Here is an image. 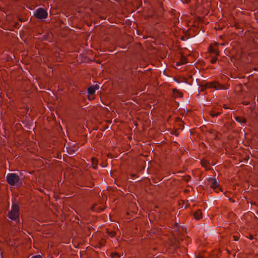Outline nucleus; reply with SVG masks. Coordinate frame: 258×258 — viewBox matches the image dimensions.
<instances>
[{
    "label": "nucleus",
    "instance_id": "obj_6",
    "mask_svg": "<svg viewBox=\"0 0 258 258\" xmlns=\"http://www.w3.org/2000/svg\"><path fill=\"white\" fill-rule=\"evenodd\" d=\"M208 184L210 185V187L214 189V190H216L217 188L219 186V184L216 179L213 178L209 179Z\"/></svg>",
    "mask_w": 258,
    "mask_h": 258
},
{
    "label": "nucleus",
    "instance_id": "obj_9",
    "mask_svg": "<svg viewBox=\"0 0 258 258\" xmlns=\"http://www.w3.org/2000/svg\"><path fill=\"white\" fill-rule=\"evenodd\" d=\"M194 217L197 220H200L202 218V212L201 210L196 211L194 214Z\"/></svg>",
    "mask_w": 258,
    "mask_h": 258
},
{
    "label": "nucleus",
    "instance_id": "obj_29",
    "mask_svg": "<svg viewBox=\"0 0 258 258\" xmlns=\"http://www.w3.org/2000/svg\"><path fill=\"white\" fill-rule=\"evenodd\" d=\"M252 236H250V239H252Z\"/></svg>",
    "mask_w": 258,
    "mask_h": 258
},
{
    "label": "nucleus",
    "instance_id": "obj_20",
    "mask_svg": "<svg viewBox=\"0 0 258 258\" xmlns=\"http://www.w3.org/2000/svg\"><path fill=\"white\" fill-rule=\"evenodd\" d=\"M190 179V177L189 176H184V180L185 181H189Z\"/></svg>",
    "mask_w": 258,
    "mask_h": 258
},
{
    "label": "nucleus",
    "instance_id": "obj_17",
    "mask_svg": "<svg viewBox=\"0 0 258 258\" xmlns=\"http://www.w3.org/2000/svg\"><path fill=\"white\" fill-rule=\"evenodd\" d=\"M217 60V58L216 56L212 57L210 59V62L212 63H215Z\"/></svg>",
    "mask_w": 258,
    "mask_h": 258
},
{
    "label": "nucleus",
    "instance_id": "obj_19",
    "mask_svg": "<svg viewBox=\"0 0 258 258\" xmlns=\"http://www.w3.org/2000/svg\"><path fill=\"white\" fill-rule=\"evenodd\" d=\"M111 256L112 258H115L116 257H119V255L117 253H112L111 254Z\"/></svg>",
    "mask_w": 258,
    "mask_h": 258
},
{
    "label": "nucleus",
    "instance_id": "obj_26",
    "mask_svg": "<svg viewBox=\"0 0 258 258\" xmlns=\"http://www.w3.org/2000/svg\"><path fill=\"white\" fill-rule=\"evenodd\" d=\"M191 0H181L183 3L188 4L190 2Z\"/></svg>",
    "mask_w": 258,
    "mask_h": 258
},
{
    "label": "nucleus",
    "instance_id": "obj_28",
    "mask_svg": "<svg viewBox=\"0 0 258 258\" xmlns=\"http://www.w3.org/2000/svg\"><path fill=\"white\" fill-rule=\"evenodd\" d=\"M223 107H224V108H225V109L228 108V107H227L226 106V105H223Z\"/></svg>",
    "mask_w": 258,
    "mask_h": 258
},
{
    "label": "nucleus",
    "instance_id": "obj_4",
    "mask_svg": "<svg viewBox=\"0 0 258 258\" xmlns=\"http://www.w3.org/2000/svg\"><path fill=\"white\" fill-rule=\"evenodd\" d=\"M207 88H215L216 90L224 89V86L217 82H211L206 84Z\"/></svg>",
    "mask_w": 258,
    "mask_h": 258
},
{
    "label": "nucleus",
    "instance_id": "obj_3",
    "mask_svg": "<svg viewBox=\"0 0 258 258\" xmlns=\"http://www.w3.org/2000/svg\"><path fill=\"white\" fill-rule=\"evenodd\" d=\"M34 15L37 19L41 20L46 19L47 17L48 13L44 9L39 8L36 10Z\"/></svg>",
    "mask_w": 258,
    "mask_h": 258
},
{
    "label": "nucleus",
    "instance_id": "obj_12",
    "mask_svg": "<svg viewBox=\"0 0 258 258\" xmlns=\"http://www.w3.org/2000/svg\"><path fill=\"white\" fill-rule=\"evenodd\" d=\"M92 165L94 169H96L98 167V160L96 158H92Z\"/></svg>",
    "mask_w": 258,
    "mask_h": 258
},
{
    "label": "nucleus",
    "instance_id": "obj_31",
    "mask_svg": "<svg viewBox=\"0 0 258 258\" xmlns=\"http://www.w3.org/2000/svg\"><path fill=\"white\" fill-rule=\"evenodd\" d=\"M244 105H247V103H246V102H245V103H244Z\"/></svg>",
    "mask_w": 258,
    "mask_h": 258
},
{
    "label": "nucleus",
    "instance_id": "obj_25",
    "mask_svg": "<svg viewBox=\"0 0 258 258\" xmlns=\"http://www.w3.org/2000/svg\"><path fill=\"white\" fill-rule=\"evenodd\" d=\"M68 152L70 154H72L75 153V151H73L71 149H69V150H68Z\"/></svg>",
    "mask_w": 258,
    "mask_h": 258
},
{
    "label": "nucleus",
    "instance_id": "obj_27",
    "mask_svg": "<svg viewBox=\"0 0 258 258\" xmlns=\"http://www.w3.org/2000/svg\"><path fill=\"white\" fill-rule=\"evenodd\" d=\"M196 258H204V257L202 256H197Z\"/></svg>",
    "mask_w": 258,
    "mask_h": 258
},
{
    "label": "nucleus",
    "instance_id": "obj_16",
    "mask_svg": "<svg viewBox=\"0 0 258 258\" xmlns=\"http://www.w3.org/2000/svg\"><path fill=\"white\" fill-rule=\"evenodd\" d=\"M105 243H106V240L104 239H102L99 241V244L101 246H103L105 245Z\"/></svg>",
    "mask_w": 258,
    "mask_h": 258
},
{
    "label": "nucleus",
    "instance_id": "obj_21",
    "mask_svg": "<svg viewBox=\"0 0 258 258\" xmlns=\"http://www.w3.org/2000/svg\"><path fill=\"white\" fill-rule=\"evenodd\" d=\"M233 238L234 241H238L239 240V237L237 235H233Z\"/></svg>",
    "mask_w": 258,
    "mask_h": 258
},
{
    "label": "nucleus",
    "instance_id": "obj_10",
    "mask_svg": "<svg viewBox=\"0 0 258 258\" xmlns=\"http://www.w3.org/2000/svg\"><path fill=\"white\" fill-rule=\"evenodd\" d=\"M88 96L89 99H90V96L93 95L95 92V89L92 87V86H89L88 88Z\"/></svg>",
    "mask_w": 258,
    "mask_h": 258
},
{
    "label": "nucleus",
    "instance_id": "obj_32",
    "mask_svg": "<svg viewBox=\"0 0 258 258\" xmlns=\"http://www.w3.org/2000/svg\"><path fill=\"white\" fill-rule=\"evenodd\" d=\"M244 105H247V103H246V102H245V103H244Z\"/></svg>",
    "mask_w": 258,
    "mask_h": 258
},
{
    "label": "nucleus",
    "instance_id": "obj_2",
    "mask_svg": "<svg viewBox=\"0 0 258 258\" xmlns=\"http://www.w3.org/2000/svg\"><path fill=\"white\" fill-rule=\"evenodd\" d=\"M7 181L12 186H14L20 182V178L16 173H9L7 175Z\"/></svg>",
    "mask_w": 258,
    "mask_h": 258
},
{
    "label": "nucleus",
    "instance_id": "obj_13",
    "mask_svg": "<svg viewBox=\"0 0 258 258\" xmlns=\"http://www.w3.org/2000/svg\"><path fill=\"white\" fill-rule=\"evenodd\" d=\"M235 119L236 121L240 123H245L246 122L245 118L241 116H236Z\"/></svg>",
    "mask_w": 258,
    "mask_h": 258
},
{
    "label": "nucleus",
    "instance_id": "obj_14",
    "mask_svg": "<svg viewBox=\"0 0 258 258\" xmlns=\"http://www.w3.org/2000/svg\"><path fill=\"white\" fill-rule=\"evenodd\" d=\"M210 115L212 117H216L221 113V112H216L214 110H211L209 112Z\"/></svg>",
    "mask_w": 258,
    "mask_h": 258
},
{
    "label": "nucleus",
    "instance_id": "obj_7",
    "mask_svg": "<svg viewBox=\"0 0 258 258\" xmlns=\"http://www.w3.org/2000/svg\"><path fill=\"white\" fill-rule=\"evenodd\" d=\"M105 208L102 207L100 205L95 204L92 207V210L96 212H100L104 210Z\"/></svg>",
    "mask_w": 258,
    "mask_h": 258
},
{
    "label": "nucleus",
    "instance_id": "obj_24",
    "mask_svg": "<svg viewBox=\"0 0 258 258\" xmlns=\"http://www.w3.org/2000/svg\"><path fill=\"white\" fill-rule=\"evenodd\" d=\"M32 258H42V257L41 256V255L38 254V255H36L33 256L32 257Z\"/></svg>",
    "mask_w": 258,
    "mask_h": 258
},
{
    "label": "nucleus",
    "instance_id": "obj_18",
    "mask_svg": "<svg viewBox=\"0 0 258 258\" xmlns=\"http://www.w3.org/2000/svg\"><path fill=\"white\" fill-rule=\"evenodd\" d=\"M108 235L111 237H113L115 236V234H116V232L114 231H111L110 232H108Z\"/></svg>",
    "mask_w": 258,
    "mask_h": 258
},
{
    "label": "nucleus",
    "instance_id": "obj_30",
    "mask_svg": "<svg viewBox=\"0 0 258 258\" xmlns=\"http://www.w3.org/2000/svg\"><path fill=\"white\" fill-rule=\"evenodd\" d=\"M252 236H250V239H252Z\"/></svg>",
    "mask_w": 258,
    "mask_h": 258
},
{
    "label": "nucleus",
    "instance_id": "obj_8",
    "mask_svg": "<svg viewBox=\"0 0 258 258\" xmlns=\"http://www.w3.org/2000/svg\"><path fill=\"white\" fill-rule=\"evenodd\" d=\"M187 62L186 58L184 56L180 57V60L176 62V65L179 66L182 64H184Z\"/></svg>",
    "mask_w": 258,
    "mask_h": 258
},
{
    "label": "nucleus",
    "instance_id": "obj_22",
    "mask_svg": "<svg viewBox=\"0 0 258 258\" xmlns=\"http://www.w3.org/2000/svg\"><path fill=\"white\" fill-rule=\"evenodd\" d=\"M207 89V88H206V84L205 85H202L201 86V91H204V90H205L206 89Z\"/></svg>",
    "mask_w": 258,
    "mask_h": 258
},
{
    "label": "nucleus",
    "instance_id": "obj_15",
    "mask_svg": "<svg viewBox=\"0 0 258 258\" xmlns=\"http://www.w3.org/2000/svg\"><path fill=\"white\" fill-rule=\"evenodd\" d=\"M201 164L203 167L205 168L209 167V163L206 160H202Z\"/></svg>",
    "mask_w": 258,
    "mask_h": 258
},
{
    "label": "nucleus",
    "instance_id": "obj_1",
    "mask_svg": "<svg viewBox=\"0 0 258 258\" xmlns=\"http://www.w3.org/2000/svg\"><path fill=\"white\" fill-rule=\"evenodd\" d=\"M20 208L18 204H13L11 211L8 213V217L12 220H16L19 218Z\"/></svg>",
    "mask_w": 258,
    "mask_h": 258
},
{
    "label": "nucleus",
    "instance_id": "obj_23",
    "mask_svg": "<svg viewBox=\"0 0 258 258\" xmlns=\"http://www.w3.org/2000/svg\"><path fill=\"white\" fill-rule=\"evenodd\" d=\"M92 86L95 89V90H98L99 88V87L98 85H95L94 86Z\"/></svg>",
    "mask_w": 258,
    "mask_h": 258
},
{
    "label": "nucleus",
    "instance_id": "obj_5",
    "mask_svg": "<svg viewBox=\"0 0 258 258\" xmlns=\"http://www.w3.org/2000/svg\"><path fill=\"white\" fill-rule=\"evenodd\" d=\"M218 45L219 43L216 42L214 43L213 45H210L208 49L209 52L210 53H213L216 56L219 55L220 51L217 48Z\"/></svg>",
    "mask_w": 258,
    "mask_h": 258
},
{
    "label": "nucleus",
    "instance_id": "obj_11",
    "mask_svg": "<svg viewBox=\"0 0 258 258\" xmlns=\"http://www.w3.org/2000/svg\"><path fill=\"white\" fill-rule=\"evenodd\" d=\"M173 93L175 97H182L183 96V93L176 89H173Z\"/></svg>",
    "mask_w": 258,
    "mask_h": 258
}]
</instances>
